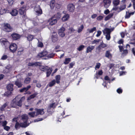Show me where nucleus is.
Returning a JSON list of instances; mask_svg holds the SVG:
<instances>
[{"mask_svg":"<svg viewBox=\"0 0 135 135\" xmlns=\"http://www.w3.org/2000/svg\"><path fill=\"white\" fill-rule=\"evenodd\" d=\"M21 119L22 120L23 122H22L23 123V124L25 126H27V127L31 123V122L30 123H28L27 121L28 119V115L26 114H24L21 116Z\"/></svg>","mask_w":135,"mask_h":135,"instance_id":"1","label":"nucleus"},{"mask_svg":"<svg viewBox=\"0 0 135 135\" xmlns=\"http://www.w3.org/2000/svg\"><path fill=\"white\" fill-rule=\"evenodd\" d=\"M12 28L10 26V25L8 23H4L3 26V30L7 32H10L13 30Z\"/></svg>","mask_w":135,"mask_h":135,"instance_id":"2","label":"nucleus"},{"mask_svg":"<svg viewBox=\"0 0 135 135\" xmlns=\"http://www.w3.org/2000/svg\"><path fill=\"white\" fill-rule=\"evenodd\" d=\"M9 50L11 52L14 53L16 51L17 45L15 44H12L9 46Z\"/></svg>","mask_w":135,"mask_h":135,"instance_id":"3","label":"nucleus"},{"mask_svg":"<svg viewBox=\"0 0 135 135\" xmlns=\"http://www.w3.org/2000/svg\"><path fill=\"white\" fill-rule=\"evenodd\" d=\"M36 112V117L39 115H43L44 114L45 112L44 111V109L43 108L38 109L36 108L35 109Z\"/></svg>","mask_w":135,"mask_h":135,"instance_id":"4","label":"nucleus"},{"mask_svg":"<svg viewBox=\"0 0 135 135\" xmlns=\"http://www.w3.org/2000/svg\"><path fill=\"white\" fill-rule=\"evenodd\" d=\"M0 42L2 45H4L5 47H6L7 46H9V42L5 38L1 39L0 40Z\"/></svg>","mask_w":135,"mask_h":135,"instance_id":"5","label":"nucleus"},{"mask_svg":"<svg viewBox=\"0 0 135 135\" xmlns=\"http://www.w3.org/2000/svg\"><path fill=\"white\" fill-rule=\"evenodd\" d=\"M20 127L25 128L27 127V126H25L22 122L20 123L17 120H16V123L15 126V128L16 129H17L19 128Z\"/></svg>","mask_w":135,"mask_h":135,"instance_id":"6","label":"nucleus"},{"mask_svg":"<svg viewBox=\"0 0 135 135\" xmlns=\"http://www.w3.org/2000/svg\"><path fill=\"white\" fill-rule=\"evenodd\" d=\"M65 28L63 27H62L59 30L58 33L60 36L61 37H63L65 36V34L64 31H65Z\"/></svg>","mask_w":135,"mask_h":135,"instance_id":"7","label":"nucleus"},{"mask_svg":"<svg viewBox=\"0 0 135 135\" xmlns=\"http://www.w3.org/2000/svg\"><path fill=\"white\" fill-rule=\"evenodd\" d=\"M11 36L12 37V39L15 40L20 39L21 37V36L20 35L16 33H12Z\"/></svg>","mask_w":135,"mask_h":135,"instance_id":"8","label":"nucleus"},{"mask_svg":"<svg viewBox=\"0 0 135 135\" xmlns=\"http://www.w3.org/2000/svg\"><path fill=\"white\" fill-rule=\"evenodd\" d=\"M57 22L56 19L52 17L51 18L49 19L48 21V23L51 25H55Z\"/></svg>","mask_w":135,"mask_h":135,"instance_id":"9","label":"nucleus"},{"mask_svg":"<svg viewBox=\"0 0 135 135\" xmlns=\"http://www.w3.org/2000/svg\"><path fill=\"white\" fill-rule=\"evenodd\" d=\"M68 10L70 12H73L75 9L74 5L72 3L69 4L67 6Z\"/></svg>","mask_w":135,"mask_h":135,"instance_id":"10","label":"nucleus"},{"mask_svg":"<svg viewBox=\"0 0 135 135\" xmlns=\"http://www.w3.org/2000/svg\"><path fill=\"white\" fill-rule=\"evenodd\" d=\"M47 54V51L44 50L42 52L38 54L37 56V57L38 58H40L46 55Z\"/></svg>","mask_w":135,"mask_h":135,"instance_id":"11","label":"nucleus"},{"mask_svg":"<svg viewBox=\"0 0 135 135\" xmlns=\"http://www.w3.org/2000/svg\"><path fill=\"white\" fill-rule=\"evenodd\" d=\"M103 2L104 3V7L107 8L110 5L111 1L110 0H104Z\"/></svg>","mask_w":135,"mask_h":135,"instance_id":"12","label":"nucleus"},{"mask_svg":"<svg viewBox=\"0 0 135 135\" xmlns=\"http://www.w3.org/2000/svg\"><path fill=\"white\" fill-rule=\"evenodd\" d=\"M15 84L17 86L18 88L21 87L23 85L21 82L18 79H17L15 81Z\"/></svg>","mask_w":135,"mask_h":135,"instance_id":"13","label":"nucleus"},{"mask_svg":"<svg viewBox=\"0 0 135 135\" xmlns=\"http://www.w3.org/2000/svg\"><path fill=\"white\" fill-rule=\"evenodd\" d=\"M26 12V7L25 6H23L22 7H21L19 10V13L21 15L24 14Z\"/></svg>","mask_w":135,"mask_h":135,"instance_id":"14","label":"nucleus"},{"mask_svg":"<svg viewBox=\"0 0 135 135\" xmlns=\"http://www.w3.org/2000/svg\"><path fill=\"white\" fill-rule=\"evenodd\" d=\"M54 35H52L51 36V38L52 42H55L58 40L57 35L56 32L53 33Z\"/></svg>","mask_w":135,"mask_h":135,"instance_id":"15","label":"nucleus"},{"mask_svg":"<svg viewBox=\"0 0 135 135\" xmlns=\"http://www.w3.org/2000/svg\"><path fill=\"white\" fill-rule=\"evenodd\" d=\"M35 9L36 12L38 14V15H40L42 13V10L40 6H38L37 7H36Z\"/></svg>","mask_w":135,"mask_h":135,"instance_id":"16","label":"nucleus"},{"mask_svg":"<svg viewBox=\"0 0 135 135\" xmlns=\"http://www.w3.org/2000/svg\"><path fill=\"white\" fill-rule=\"evenodd\" d=\"M31 87L30 85H29L27 86L26 87H24L22 89H21L19 91L20 92H26Z\"/></svg>","mask_w":135,"mask_h":135,"instance_id":"17","label":"nucleus"},{"mask_svg":"<svg viewBox=\"0 0 135 135\" xmlns=\"http://www.w3.org/2000/svg\"><path fill=\"white\" fill-rule=\"evenodd\" d=\"M107 45L103 43H102L100 45H99L97 47V50H98L99 51H100L102 49L104 48L105 47H107Z\"/></svg>","mask_w":135,"mask_h":135,"instance_id":"18","label":"nucleus"},{"mask_svg":"<svg viewBox=\"0 0 135 135\" xmlns=\"http://www.w3.org/2000/svg\"><path fill=\"white\" fill-rule=\"evenodd\" d=\"M69 18V15L68 14L65 15L62 18V20L64 22L67 21Z\"/></svg>","mask_w":135,"mask_h":135,"instance_id":"19","label":"nucleus"},{"mask_svg":"<svg viewBox=\"0 0 135 135\" xmlns=\"http://www.w3.org/2000/svg\"><path fill=\"white\" fill-rule=\"evenodd\" d=\"M18 11L16 9H12L10 13L12 16H16L18 14Z\"/></svg>","mask_w":135,"mask_h":135,"instance_id":"20","label":"nucleus"},{"mask_svg":"<svg viewBox=\"0 0 135 135\" xmlns=\"http://www.w3.org/2000/svg\"><path fill=\"white\" fill-rule=\"evenodd\" d=\"M94 48V46H89L87 47L86 49V52L88 53L89 52H91V51Z\"/></svg>","mask_w":135,"mask_h":135,"instance_id":"21","label":"nucleus"},{"mask_svg":"<svg viewBox=\"0 0 135 135\" xmlns=\"http://www.w3.org/2000/svg\"><path fill=\"white\" fill-rule=\"evenodd\" d=\"M105 56L108 58L112 57V54L110 53L109 50L106 51L105 53Z\"/></svg>","mask_w":135,"mask_h":135,"instance_id":"22","label":"nucleus"},{"mask_svg":"<svg viewBox=\"0 0 135 135\" xmlns=\"http://www.w3.org/2000/svg\"><path fill=\"white\" fill-rule=\"evenodd\" d=\"M103 32L104 34H110L111 32L110 29L106 28L104 30H103Z\"/></svg>","mask_w":135,"mask_h":135,"instance_id":"23","label":"nucleus"},{"mask_svg":"<svg viewBox=\"0 0 135 135\" xmlns=\"http://www.w3.org/2000/svg\"><path fill=\"white\" fill-rule=\"evenodd\" d=\"M52 17L56 19L57 20H59L61 18V14L59 12H57Z\"/></svg>","mask_w":135,"mask_h":135,"instance_id":"24","label":"nucleus"},{"mask_svg":"<svg viewBox=\"0 0 135 135\" xmlns=\"http://www.w3.org/2000/svg\"><path fill=\"white\" fill-rule=\"evenodd\" d=\"M13 85L12 84H9L7 86V89L8 90L12 91L13 90Z\"/></svg>","mask_w":135,"mask_h":135,"instance_id":"25","label":"nucleus"},{"mask_svg":"<svg viewBox=\"0 0 135 135\" xmlns=\"http://www.w3.org/2000/svg\"><path fill=\"white\" fill-rule=\"evenodd\" d=\"M17 98V97H16L14 99L11 103V106L13 107H15L17 106L16 100V99Z\"/></svg>","mask_w":135,"mask_h":135,"instance_id":"26","label":"nucleus"},{"mask_svg":"<svg viewBox=\"0 0 135 135\" xmlns=\"http://www.w3.org/2000/svg\"><path fill=\"white\" fill-rule=\"evenodd\" d=\"M38 93H36L33 94H32L30 95L27 99V100H29L32 99H33L34 98L37 94Z\"/></svg>","mask_w":135,"mask_h":135,"instance_id":"27","label":"nucleus"},{"mask_svg":"<svg viewBox=\"0 0 135 135\" xmlns=\"http://www.w3.org/2000/svg\"><path fill=\"white\" fill-rule=\"evenodd\" d=\"M47 71V72H46V76L47 77H49L50 74L51 73V72L52 71V69L51 68H50L49 69H47V70H46Z\"/></svg>","mask_w":135,"mask_h":135,"instance_id":"28","label":"nucleus"},{"mask_svg":"<svg viewBox=\"0 0 135 135\" xmlns=\"http://www.w3.org/2000/svg\"><path fill=\"white\" fill-rule=\"evenodd\" d=\"M55 4V2L54 0H52L50 2V6L51 8H53Z\"/></svg>","mask_w":135,"mask_h":135,"instance_id":"29","label":"nucleus"},{"mask_svg":"<svg viewBox=\"0 0 135 135\" xmlns=\"http://www.w3.org/2000/svg\"><path fill=\"white\" fill-rule=\"evenodd\" d=\"M34 37V36L32 35H29L27 37V40L29 41H32Z\"/></svg>","mask_w":135,"mask_h":135,"instance_id":"30","label":"nucleus"},{"mask_svg":"<svg viewBox=\"0 0 135 135\" xmlns=\"http://www.w3.org/2000/svg\"><path fill=\"white\" fill-rule=\"evenodd\" d=\"M55 78L56 83L57 84H59L60 82V75H56L55 77Z\"/></svg>","mask_w":135,"mask_h":135,"instance_id":"31","label":"nucleus"},{"mask_svg":"<svg viewBox=\"0 0 135 135\" xmlns=\"http://www.w3.org/2000/svg\"><path fill=\"white\" fill-rule=\"evenodd\" d=\"M56 105H55V103H54L52 104H50V105L49 106L48 108V110L50 109L51 108H55L56 107ZM48 110H47V111Z\"/></svg>","mask_w":135,"mask_h":135,"instance_id":"32","label":"nucleus"},{"mask_svg":"<svg viewBox=\"0 0 135 135\" xmlns=\"http://www.w3.org/2000/svg\"><path fill=\"white\" fill-rule=\"evenodd\" d=\"M28 115L32 117H34L36 116V112H30L28 113Z\"/></svg>","mask_w":135,"mask_h":135,"instance_id":"33","label":"nucleus"},{"mask_svg":"<svg viewBox=\"0 0 135 135\" xmlns=\"http://www.w3.org/2000/svg\"><path fill=\"white\" fill-rule=\"evenodd\" d=\"M113 15V13H111L109 15L107 16H106L104 20L105 21H107L109 20L111 17H112Z\"/></svg>","mask_w":135,"mask_h":135,"instance_id":"34","label":"nucleus"},{"mask_svg":"<svg viewBox=\"0 0 135 135\" xmlns=\"http://www.w3.org/2000/svg\"><path fill=\"white\" fill-rule=\"evenodd\" d=\"M12 94L11 91H9L5 92L4 94V95L7 97H9Z\"/></svg>","mask_w":135,"mask_h":135,"instance_id":"35","label":"nucleus"},{"mask_svg":"<svg viewBox=\"0 0 135 135\" xmlns=\"http://www.w3.org/2000/svg\"><path fill=\"white\" fill-rule=\"evenodd\" d=\"M39 68L41 70L43 71H45L47 70V69L45 67L41 65H40Z\"/></svg>","mask_w":135,"mask_h":135,"instance_id":"36","label":"nucleus"},{"mask_svg":"<svg viewBox=\"0 0 135 135\" xmlns=\"http://www.w3.org/2000/svg\"><path fill=\"white\" fill-rule=\"evenodd\" d=\"M71 61L70 58H66L65 59V61L64 62V63L65 64H68L69 62Z\"/></svg>","mask_w":135,"mask_h":135,"instance_id":"37","label":"nucleus"},{"mask_svg":"<svg viewBox=\"0 0 135 135\" xmlns=\"http://www.w3.org/2000/svg\"><path fill=\"white\" fill-rule=\"evenodd\" d=\"M119 0H114L113 1V3L114 6H117L119 4Z\"/></svg>","mask_w":135,"mask_h":135,"instance_id":"38","label":"nucleus"},{"mask_svg":"<svg viewBox=\"0 0 135 135\" xmlns=\"http://www.w3.org/2000/svg\"><path fill=\"white\" fill-rule=\"evenodd\" d=\"M84 28V26L83 25H82L78 28L77 31L79 33L81 32L83 30V29Z\"/></svg>","mask_w":135,"mask_h":135,"instance_id":"39","label":"nucleus"},{"mask_svg":"<svg viewBox=\"0 0 135 135\" xmlns=\"http://www.w3.org/2000/svg\"><path fill=\"white\" fill-rule=\"evenodd\" d=\"M96 30V28L95 27H94L93 28L90 29H88L87 30V31H89V33H91L93 32L94 31H95Z\"/></svg>","mask_w":135,"mask_h":135,"instance_id":"40","label":"nucleus"},{"mask_svg":"<svg viewBox=\"0 0 135 135\" xmlns=\"http://www.w3.org/2000/svg\"><path fill=\"white\" fill-rule=\"evenodd\" d=\"M56 81L55 80H53L50 82L49 83V86L51 87L53 86L55 83Z\"/></svg>","mask_w":135,"mask_h":135,"instance_id":"41","label":"nucleus"},{"mask_svg":"<svg viewBox=\"0 0 135 135\" xmlns=\"http://www.w3.org/2000/svg\"><path fill=\"white\" fill-rule=\"evenodd\" d=\"M85 47V46L83 45H81L77 49L79 51L82 50Z\"/></svg>","mask_w":135,"mask_h":135,"instance_id":"42","label":"nucleus"},{"mask_svg":"<svg viewBox=\"0 0 135 135\" xmlns=\"http://www.w3.org/2000/svg\"><path fill=\"white\" fill-rule=\"evenodd\" d=\"M31 80V79L29 77H27L26 78L24 81V82L25 83L27 84L30 83Z\"/></svg>","mask_w":135,"mask_h":135,"instance_id":"43","label":"nucleus"},{"mask_svg":"<svg viewBox=\"0 0 135 135\" xmlns=\"http://www.w3.org/2000/svg\"><path fill=\"white\" fill-rule=\"evenodd\" d=\"M7 104L6 103L4 104L1 108V110L2 111L4 110V108L7 106Z\"/></svg>","mask_w":135,"mask_h":135,"instance_id":"44","label":"nucleus"},{"mask_svg":"<svg viewBox=\"0 0 135 135\" xmlns=\"http://www.w3.org/2000/svg\"><path fill=\"white\" fill-rule=\"evenodd\" d=\"M122 51H123V52L122 53V55H123V56L124 55H126L128 53V51L127 50H123Z\"/></svg>","mask_w":135,"mask_h":135,"instance_id":"45","label":"nucleus"},{"mask_svg":"<svg viewBox=\"0 0 135 135\" xmlns=\"http://www.w3.org/2000/svg\"><path fill=\"white\" fill-rule=\"evenodd\" d=\"M131 15L130 14V13L128 12H126V15L125 16V18H129Z\"/></svg>","mask_w":135,"mask_h":135,"instance_id":"46","label":"nucleus"},{"mask_svg":"<svg viewBox=\"0 0 135 135\" xmlns=\"http://www.w3.org/2000/svg\"><path fill=\"white\" fill-rule=\"evenodd\" d=\"M16 104L17 105L20 107H21L22 105V102L20 100H19L16 103Z\"/></svg>","mask_w":135,"mask_h":135,"instance_id":"47","label":"nucleus"},{"mask_svg":"<svg viewBox=\"0 0 135 135\" xmlns=\"http://www.w3.org/2000/svg\"><path fill=\"white\" fill-rule=\"evenodd\" d=\"M126 8V5H124L122 6H121L119 7V9L120 11Z\"/></svg>","mask_w":135,"mask_h":135,"instance_id":"48","label":"nucleus"},{"mask_svg":"<svg viewBox=\"0 0 135 135\" xmlns=\"http://www.w3.org/2000/svg\"><path fill=\"white\" fill-rule=\"evenodd\" d=\"M7 1L10 5H12L14 2V0H7Z\"/></svg>","mask_w":135,"mask_h":135,"instance_id":"49","label":"nucleus"},{"mask_svg":"<svg viewBox=\"0 0 135 135\" xmlns=\"http://www.w3.org/2000/svg\"><path fill=\"white\" fill-rule=\"evenodd\" d=\"M101 64L100 63H97L96 64V65L95 67V69L96 70V68H97L98 69H99L100 66Z\"/></svg>","mask_w":135,"mask_h":135,"instance_id":"50","label":"nucleus"},{"mask_svg":"<svg viewBox=\"0 0 135 135\" xmlns=\"http://www.w3.org/2000/svg\"><path fill=\"white\" fill-rule=\"evenodd\" d=\"M100 41V40L98 39L97 40H94L92 42V44H97V43H98Z\"/></svg>","mask_w":135,"mask_h":135,"instance_id":"51","label":"nucleus"},{"mask_svg":"<svg viewBox=\"0 0 135 135\" xmlns=\"http://www.w3.org/2000/svg\"><path fill=\"white\" fill-rule=\"evenodd\" d=\"M55 54L53 53L50 54L48 55L47 57L49 58H51L54 56Z\"/></svg>","mask_w":135,"mask_h":135,"instance_id":"52","label":"nucleus"},{"mask_svg":"<svg viewBox=\"0 0 135 135\" xmlns=\"http://www.w3.org/2000/svg\"><path fill=\"white\" fill-rule=\"evenodd\" d=\"M110 34H106V38L107 40H109L110 38Z\"/></svg>","mask_w":135,"mask_h":135,"instance_id":"53","label":"nucleus"},{"mask_svg":"<svg viewBox=\"0 0 135 135\" xmlns=\"http://www.w3.org/2000/svg\"><path fill=\"white\" fill-rule=\"evenodd\" d=\"M23 49L22 48H20L18 50V54H20L21 53L19 54L20 52L21 53V52H22L23 51Z\"/></svg>","mask_w":135,"mask_h":135,"instance_id":"54","label":"nucleus"},{"mask_svg":"<svg viewBox=\"0 0 135 135\" xmlns=\"http://www.w3.org/2000/svg\"><path fill=\"white\" fill-rule=\"evenodd\" d=\"M103 18V17L101 16H99L97 18V20L98 21H100L102 20Z\"/></svg>","mask_w":135,"mask_h":135,"instance_id":"55","label":"nucleus"},{"mask_svg":"<svg viewBox=\"0 0 135 135\" xmlns=\"http://www.w3.org/2000/svg\"><path fill=\"white\" fill-rule=\"evenodd\" d=\"M117 91L118 93L120 94L122 93V90L120 88H119L117 90Z\"/></svg>","mask_w":135,"mask_h":135,"instance_id":"56","label":"nucleus"},{"mask_svg":"<svg viewBox=\"0 0 135 135\" xmlns=\"http://www.w3.org/2000/svg\"><path fill=\"white\" fill-rule=\"evenodd\" d=\"M10 127L8 126H6L4 127V129L6 130L7 131H8L10 129Z\"/></svg>","mask_w":135,"mask_h":135,"instance_id":"57","label":"nucleus"},{"mask_svg":"<svg viewBox=\"0 0 135 135\" xmlns=\"http://www.w3.org/2000/svg\"><path fill=\"white\" fill-rule=\"evenodd\" d=\"M7 123V122L6 121H4L2 122V126L3 127H4L6 126Z\"/></svg>","mask_w":135,"mask_h":135,"instance_id":"58","label":"nucleus"},{"mask_svg":"<svg viewBox=\"0 0 135 135\" xmlns=\"http://www.w3.org/2000/svg\"><path fill=\"white\" fill-rule=\"evenodd\" d=\"M103 73V72L102 71V70H99L98 71V74L97 73L96 74V75H97L98 74L99 75H101Z\"/></svg>","mask_w":135,"mask_h":135,"instance_id":"59","label":"nucleus"},{"mask_svg":"<svg viewBox=\"0 0 135 135\" xmlns=\"http://www.w3.org/2000/svg\"><path fill=\"white\" fill-rule=\"evenodd\" d=\"M69 30L70 31L71 33L74 32L75 31H76L75 30H74L72 27H71L69 29Z\"/></svg>","mask_w":135,"mask_h":135,"instance_id":"60","label":"nucleus"},{"mask_svg":"<svg viewBox=\"0 0 135 135\" xmlns=\"http://www.w3.org/2000/svg\"><path fill=\"white\" fill-rule=\"evenodd\" d=\"M8 57V56L7 55H3L1 59L4 60L6 59Z\"/></svg>","mask_w":135,"mask_h":135,"instance_id":"61","label":"nucleus"},{"mask_svg":"<svg viewBox=\"0 0 135 135\" xmlns=\"http://www.w3.org/2000/svg\"><path fill=\"white\" fill-rule=\"evenodd\" d=\"M102 33V32L100 31H97V34L96 35V36L97 37H99L100 36Z\"/></svg>","mask_w":135,"mask_h":135,"instance_id":"62","label":"nucleus"},{"mask_svg":"<svg viewBox=\"0 0 135 135\" xmlns=\"http://www.w3.org/2000/svg\"><path fill=\"white\" fill-rule=\"evenodd\" d=\"M104 79L105 80H107V81H110V79L109 78V77L108 76H105L104 77Z\"/></svg>","mask_w":135,"mask_h":135,"instance_id":"63","label":"nucleus"},{"mask_svg":"<svg viewBox=\"0 0 135 135\" xmlns=\"http://www.w3.org/2000/svg\"><path fill=\"white\" fill-rule=\"evenodd\" d=\"M119 49L120 51L121 52H122V51L123 50H124L123 47L121 46H119Z\"/></svg>","mask_w":135,"mask_h":135,"instance_id":"64","label":"nucleus"}]
</instances>
